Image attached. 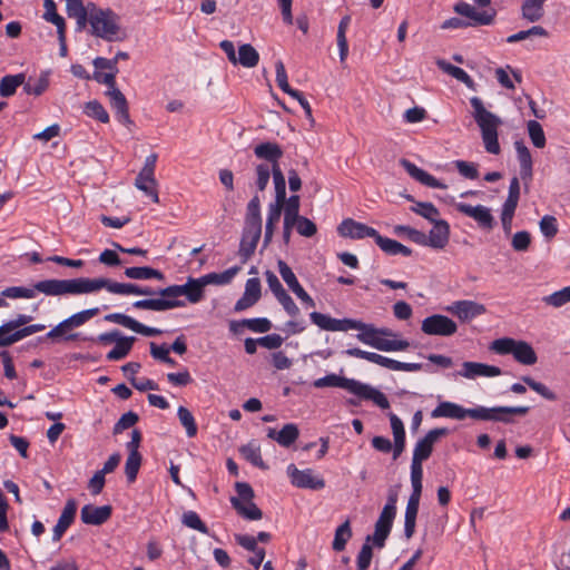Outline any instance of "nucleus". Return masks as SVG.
<instances>
[{"instance_id":"a878e982","label":"nucleus","mask_w":570,"mask_h":570,"mask_svg":"<svg viewBox=\"0 0 570 570\" xmlns=\"http://www.w3.org/2000/svg\"><path fill=\"white\" fill-rule=\"evenodd\" d=\"M66 2V12L69 18L76 20L77 30H83L88 24V19L91 12L90 7L96 6L94 2H88L83 4L82 0H65Z\"/></svg>"},{"instance_id":"774afa93","label":"nucleus","mask_w":570,"mask_h":570,"mask_svg":"<svg viewBox=\"0 0 570 570\" xmlns=\"http://www.w3.org/2000/svg\"><path fill=\"white\" fill-rule=\"evenodd\" d=\"M138 422V415L135 412H127L120 416L114 426V434H119L124 430L134 426Z\"/></svg>"},{"instance_id":"39448f33","label":"nucleus","mask_w":570,"mask_h":570,"mask_svg":"<svg viewBox=\"0 0 570 570\" xmlns=\"http://www.w3.org/2000/svg\"><path fill=\"white\" fill-rule=\"evenodd\" d=\"M90 9L88 23L92 36L109 42L124 41L127 38L126 30L120 26L119 16L111 9H102L97 4Z\"/></svg>"},{"instance_id":"4be33fe9","label":"nucleus","mask_w":570,"mask_h":570,"mask_svg":"<svg viewBox=\"0 0 570 570\" xmlns=\"http://www.w3.org/2000/svg\"><path fill=\"white\" fill-rule=\"evenodd\" d=\"M337 232L342 237L352 239H363L365 237L377 236V230L363 223L355 222L352 218L344 219L337 227Z\"/></svg>"},{"instance_id":"13d9d810","label":"nucleus","mask_w":570,"mask_h":570,"mask_svg":"<svg viewBox=\"0 0 570 570\" xmlns=\"http://www.w3.org/2000/svg\"><path fill=\"white\" fill-rule=\"evenodd\" d=\"M543 302L553 307H561L566 305L570 302V287H563L562 289L543 297Z\"/></svg>"},{"instance_id":"ddd939ff","label":"nucleus","mask_w":570,"mask_h":570,"mask_svg":"<svg viewBox=\"0 0 570 570\" xmlns=\"http://www.w3.org/2000/svg\"><path fill=\"white\" fill-rule=\"evenodd\" d=\"M345 354L352 357L368 361L392 371L417 372L423 367L421 363H404L374 352L363 351L358 347L348 348L345 351Z\"/></svg>"},{"instance_id":"0eeeda50","label":"nucleus","mask_w":570,"mask_h":570,"mask_svg":"<svg viewBox=\"0 0 570 570\" xmlns=\"http://www.w3.org/2000/svg\"><path fill=\"white\" fill-rule=\"evenodd\" d=\"M77 281L78 295L96 293L104 288L109 293L118 295L154 296L157 294V292L149 286H140L131 283H117L105 277H78Z\"/></svg>"},{"instance_id":"c85d7f7f","label":"nucleus","mask_w":570,"mask_h":570,"mask_svg":"<svg viewBox=\"0 0 570 570\" xmlns=\"http://www.w3.org/2000/svg\"><path fill=\"white\" fill-rule=\"evenodd\" d=\"M401 165L406 170V173L414 178L415 180L420 181L421 184L430 187V188H440V189H446L448 186L436 179L434 176L430 175L428 171L419 168L413 163L402 159Z\"/></svg>"},{"instance_id":"8fccbe9b","label":"nucleus","mask_w":570,"mask_h":570,"mask_svg":"<svg viewBox=\"0 0 570 570\" xmlns=\"http://www.w3.org/2000/svg\"><path fill=\"white\" fill-rule=\"evenodd\" d=\"M271 174L273 175V183H274V188H275L274 203L285 204V198H286L285 176L281 168H275V170H272Z\"/></svg>"},{"instance_id":"c9c22d12","label":"nucleus","mask_w":570,"mask_h":570,"mask_svg":"<svg viewBox=\"0 0 570 570\" xmlns=\"http://www.w3.org/2000/svg\"><path fill=\"white\" fill-rule=\"evenodd\" d=\"M547 0H523L521 6L522 18L529 22H538L544 16V3Z\"/></svg>"},{"instance_id":"680f3d73","label":"nucleus","mask_w":570,"mask_h":570,"mask_svg":"<svg viewBox=\"0 0 570 570\" xmlns=\"http://www.w3.org/2000/svg\"><path fill=\"white\" fill-rule=\"evenodd\" d=\"M522 381L530 387L532 389L534 392H537L538 394H540L542 397H544L546 400H549V401H556L557 400V395L554 392H552L549 387H547L544 384L540 383V382H537L534 381L532 377L530 376H524L522 377Z\"/></svg>"},{"instance_id":"603ef678","label":"nucleus","mask_w":570,"mask_h":570,"mask_svg":"<svg viewBox=\"0 0 570 570\" xmlns=\"http://www.w3.org/2000/svg\"><path fill=\"white\" fill-rule=\"evenodd\" d=\"M177 415L180 424L185 428L186 434L193 438L197 434V424L195 422L193 413L185 406H179Z\"/></svg>"},{"instance_id":"f8f14e48","label":"nucleus","mask_w":570,"mask_h":570,"mask_svg":"<svg viewBox=\"0 0 570 570\" xmlns=\"http://www.w3.org/2000/svg\"><path fill=\"white\" fill-rule=\"evenodd\" d=\"M99 313L98 307H92L88 309L80 311L78 313L72 314L68 318L61 321L55 327H52L46 335L47 338L51 341H75L79 338L78 333H69L71 330L77 328L86 324L92 317H95Z\"/></svg>"},{"instance_id":"bf43d9fd","label":"nucleus","mask_w":570,"mask_h":570,"mask_svg":"<svg viewBox=\"0 0 570 570\" xmlns=\"http://www.w3.org/2000/svg\"><path fill=\"white\" fill-rule=\"evenodd\" d=\"M299 196L293 195L288 199L285 198L284 219L295 222L299 215Z\"/></svg>"},{"instance_id":"6e6d98bb","label":"nucleus","mask_w":570,"mask_h":570,"mask_svg":"<svg viewBox=\"0 0 570 570\" xmlns=\"http://www.w3.org/2000/svg\"><path fill=\"white\" fill-rule=\"evenodd\" d=\"M170 304L160 302L159 297L157 298H146V299H139L132 303V307L136 309H148V311H156V312H164L168 311V306Z\"/></svg>"},{"instance_id":"1a4fd4ad","label":"nucleus","mask_w":570,"mask_h":570,"mask_svg":"<svg viewBox=\"0 0 570 570\" xmlns=\"http://www.w3.org/2000/svg\"><path fill=\"white\" fill-rule=\"evenodd\" d=\"M283 149L276 142L265 141L254 147V155L266 163L255 167V185L259 191L265 190L271 178V171L281 168L279 159L283 157Z\"/></svg>"},{"instance_id":"b1692460","label":"nucleus","mask_w":570,"mask_h":570,"mask_svg":"<svg viewBox=\"0 0 570 570\" xmlns=\"http://www.w3.org/2000/svg\"><path fill=\"white\" fill-rule=\"evenodd\" d=\"M450 240V225L446 220L441 219L433 224V228L425 234V242L422 246H429L434 249H443Z\"/></svg>"},{"instance_id":"a18cd8bd","label":"nucleus","mask_w":570,"mask_h":570,"mask_svg":"<svg viewBox=\"0 0 570 570\" xmlns=\"http://www.w3.org/2000/svg\"><path fill=\"white\" fill-rule=\"evenodd\" d=\"M352 538V529L350 520L343 522L336 530L334 540L332 543V548L334 551H343L347 541Z\"/></svg>"},{"instance_id":"2eb2a0df","label":"nucleus","mask_w":570,"mask_h":570,"mask_svg":"<svg viewBox=\"0 0 570 570\" xmlns=\"http://www.w3.org/2000/svg\"><path fill=\"white\" fill-rule=\"evenodd\" d=\"M286 473L296 488L321 490L325 487L323 478L316 475L312 469L299 470L295 464H289Z\"/></svg>"},{"instance_id":"c756f323","label":"nucleus","mask_w":570,"mask_h":570,"mask_svg":"<svg viewBox=\"0 0 570 570\" xmlns=\"http://www.w3.org/2000/svg\"><path fill=\"white\" fill-rule=\"evenodd\" d=\"M77 511V503L73 499L67 501L57 524L53 528L52 540L59 541L67 529L71 525L75 520Z\"/></svg>"},{"instance_id":"338daca9","label":"nucleus","mask_w":570,"mask_h":570,"mask_svg":"<svg viewBox=\"0 0 570 570\" xmlns=\"http://www.w3.org/2000/svg\"><path fill=\"white\" fill-rule=\"evenodd\" d=\"M539 226L541 233L548 238L554 237L558 233V224L554 216H543L539 223Z\"/></svg>"},{"instance_id":"09e8293b","label":"nucleus","mask_w":570,"mask_h":570,"mask_svg":"<svg viewBox=\"0 0 570 570\" xmlns=\"http://www.w3.org/2000/svg\"><path fill=\"white\" fill-rule=\"evenodd\" d=\"M176 288H177V285H171V286L161 288L157 292V295L159 296L160 302L170 304L168 306V309L185 306V302L179 299L180 293L174 292Z\"/></svg>"},{"instance_id":"69168bd1","label":"nucleus","mask_w":570,"mask_h":570,"mask_svg":"<svg viewBox=\"0 0 570 570\" xmlns=\"http://www.w3.org/2000/svg\"><path fill=\"white\" fill-rule=\"evenodd\" d=\"M372 557H373V551H372L371 542H367L365 540V542L362 546V548L358 552V556H357V560H356L357 570H367L371 564Z\"/></svg>"},{"instance_id":"9d476101","label":"nucleus","mask_w":570,"mask_h":570,"mask_svg":"<svg viewBox=\"0 0 570 570\" xmlns=\"http://www.w3.org/2000/svg\"><path fill=\"white\" fill-rule=\"evenodd\" d=\"M32 317L27 314H18L14 320H11L0 326V347L9 346L27 336L41 332L46 328L43 324L30 323Z\"/></svg>"},{"instance_id":"5fc2aeb1","label":"nucleus","mask_w":570,"mask_h":570,"mask_svg":"<svg viewBox=\"0 0 570 570\" xmlns=\"http://www.w3.org/2000/svg\"><path fill=\"white\" fill-rule=\"evenodd\" d=\"M527 127L532 144L537 148H543L546 146V136L541 125L537 120H530Z\"/></svg>"},{"instance_id":"72a5a7b5","label":"nucleus","mask_w":570,"mask_h":570,"mask_svg":"<svg viewBox=\"0 0 570 570\" xmlns=\"http://www.w3.org/2000/svg\"><path fill=\"white\" fill-rule=\"evenodd\" d=\"M107 95L110 98L111 108L116 111L119 121L124 124H130V117L128 111V104L125 95L118 89L108 90Z\"/></svg>"},{"instance_id":"f257e3e1","label":"nucleus","mask_w":570,"mask_h":570,"mask_svg":"<svg viewBox=\"0 0 570 570\" xmlns=\"http://www.w3.org/2000/svg\"><path fill=\"white\" fill-rule=\"evenodd\" d=\"M309 318L314 325L323 331L347 332L357 330L360 333L356 338L361 343L382 352L405 351L410 346L409 341L400 338L396 332L387 327H375L373 324L353 318L338 320L320 312H312Z\"/></svg>"},{"instance_id":"20e7f679","label":"nucleus","mask_w":570,"mask_h":570,"mask_svg":"<svg viewBox=\"0 0 570 570\" xmlns=\"http://www.w3.org/2000/svg\"><path fill=\"white\" fill-rule=\"evenodd\" d=\"M313 385L316 389L341 387L356 396H360L361 399L373 401L379 407L383 410L390 407L387 397L377 389L354 379L340 376L335 373L315 380Z\"/></svg>"},{"instance_id":"4d7b16f0","label":"nucleus","mask_w":570,"mask_h":570,"mask_svg":"<svg viewBox=\"0 0 570 570\" xmlns=\"http://www.w3.org/2000/svg\"><path fill=\"white\" fill-rule=\"evenodd\" d=\"M85 112L87 116L98 119L99 121L107 124L109 121V115L104 108V106L97 101L92 100L86 104Z\"/></svg>"},{"instance_id":"f3484780","label":"nucleus","mask_w":570,"mask_h":570,"mask_svg":"<svg viewBox=\"0 0 570 570\" xmlns=\"http://www.w3.org/2000/svg\"><path fill=\"white\" fill-rule=\"evenodd\" d=\"M277 266L281 277L286 283L288 288L296 295V297L306 306L315 307L314 299L299 284L292 268L284 261H278Z\"/></svg>"},{"instance_id":"cd10ccee","label":"nucleus","mask_w":570,"mask_h":570,"mask_svg":"<svg viewBox=\"0 0 570 570\" xmlns=\"http://www.w3.org/2000/svg\"><path fill=\"white\" fill-rule=\"evenodd\" d=\"M111 515V507H95L86 504L81 508L80 518L85 524L100 525L105 523Z\"/></svg>"},{"instance_id":"a211bd4d","label":"nucleus","mask_w":570,"mask_h":570,"mask_svg":"<svg viewBox=\"0 0 570 570\" xmlns=\"http://www.w3.org/2000/svg\"><path fill=\"white\" fill-rule=\"evenodd\" d=\"M449 430L445 428H436L426 433V435L419 440L413 450L412 460L423 462L430 458L434 444L442 436H445Z\"/></svg>"},{"instance_id":"7c9ffc66","label":"nucleus","mask_w":570,"mask_h":570,"mask_svg":"<svg viewBox=\"0 0 570 570\" xmlns=\"http://www.w3.org/2000/svg\"><path fill=\"white\" fill-rule=\"evenodd\" d=\"M422 492H414L407 501L404 517V534L407 539L412 538L415 531V521L419 511L420 498Z\"/></svg>"},{"instance_id":"393cba45","label":"nucleus","mask_w":570,"mask_h":570,"mask_svg":"<svg viewBox=\"0 0 570 570\" xmlns=\"http://www.w3.org/2000/svg\"><path fill=\"white\" fill-rule=\"evenodd\" d=\"M500 374V367L469 361L463 362L461 370L458 372V375L469 380H474L479 376L493 377L499 376Z\"/></svg>"},{"instance_id":"6e6552de","label":"nucleus","mask_w":570,"mask_h":570,"mask_svg":"<svg viewBox=\"0 0 570 570\" xmlns=\"http://www.w3.org/2000/svg\"><path fill=\"white\" fill-rule=\"evenodd\" d=\"M470 104L473 108V118L481 130L485 150L489 154L499 155L501 148L498 140V128L502 122L501 119L487 110L479 97H472Z\"/></svg>"},{"instance_id":"412c9836","label":"nucleus","mask_w":570,"mask_h":570,"mask_svg":"<svg viewBox=\"0 0 570 570\" xmlns=\"http://www.w3.org/2000/svg\"><path fill=\"white\" fill-rule=\"evenodd\" d=\"M105 321L121 325L145 336H157L163 333L161 330L146 326L136 321L135 318L122 313L108 314L105 316Z\"/></svg>"},{"instance_id":"9b49d317","label":"nucleus","mask_w":570,"mask_h":570,"mask_svg":"<svg viewBox=\"0 0 570 570\" xmlns=\"http://www.w3.org/2000/svg\"><path fill=\"white\" fill-rule=\"evenodd\" d=\"M491 350L500 355L512 354L514 360L522 365H533L538 361L534 348L525 341L511 337L498 338L492 342Z\"/></svg>"},{"instance_id":"7ed1b4c3","label":"nucleus","mask_w":570,"mask_h":570,"mask_svg":"<svg viewBox=\"0 0 570 570\" xmlns=\"http://www.w3.org/2000/svg\"><path fill=\"white\" fill-rule=\"evenodd\" d=\"M77 278L58 279L49 278L35 283L32 287L11 286L4 288L1 294L6 298H26L30 299L36 296V293H42L46 296H63V295H78Z\"/></svg>"},{"instance_id":"dca6fc26","label":"nucleus","mask_w":570,"mask_h":570,"mask_svg":"<svg viewBox=\"0 0 570 570\" xmlns=\"http://www.w3.org/2000/svg\"><path fill=\"white\" fill-rule=\"evenodd\" d=\"M444 311L458 317L462 323H468L485 314L487 308L483 304L475 301L462 299L451 303Z\"/></svg>"},{"instance_id":"2f4dec72","label":"nucleus","mask_w":570,"mask_h":570,"mask_svg":"<svg viewBox=\"0 0 570 570\" xmlns=\"http://www.w3.org/2000/svg\"><path fill=\"white\" fill-rule=\"evenodd\" d=\"M204 286L200 278L189 277L183 285H177L175 293H180V296H186L189 303L196 304L204 298Z\"/></svg>"},{"instance_id":"de8ad7c7","label":"nucleus","mask_w":570,"mask_h":570,"mask_svg":"<svg viewBox=\"0 0 570 570\" xmlns=\"http://www.w3.org/2000/svg\"><path fill=\"white\" fill-rule=\"evenodd\" d=\"M43 8V19L47 22L55 24L57 30H62L66 28L65 19L57 12V6L53 0H45Z\"/></svg>"},{"instance_id":"37998d69","label":"nucleus","mask_w":570,"mask_h":570,"mask_svg":"<svg viewBox=\"0 0 570 570\" xmlns=\"http://www.w3.org/2000/svg\"><path fill=\"white\" fill-rule=\"evenodd\" d=\"M436 66L445 73H448V75L452 76L453 78H455L456 80L465 83L468 87H472L473 81H472L471 77L462 68L453 66L443 59H438Z\"/></svg>"},{"instance_id":"473e14b6","label":"nucleus","mask_w":570,"mask_h":570,"mask_svg":"<svg viewBox=\"0 0 570 570\" xmlns=\"http://www.w3.org/2000/svg\"><path fill=\"white\" fill-rule=\"evenodd\" d=\"M299 431L296 424L288 423L283 426L281 431H276L275 429H268L267 436L274 441H276L279 445L288 448L291 446L298 438Z\"/></svg>"},{"instance_id":"f03ea898","label":"nucleus","mask_w":570,"mask_h":570,"mask_svg":"<svg viewBox=\"0 0 570 570\" xmlns=\"http://www.w3.org/2000/svg\"><path fill=\"white\" fill-rule=\"evenodd\" d=\"M529 406H476L474 409H464L456 403L444 401L431 412V416L434 419L448 417L454 420H463L466 416H470L474 420L509 424L513 423V415L523 416L529 412Z\"/></svg>"},{"instance_id":"58836bf2","label":"nucleus","mask_w":570,"mask_h":570,"mask_svg":"<svg viewBox=\"0 0 570 570\" xmlns=\"http://www.w3.org/2000/svg\"><path fill=\"white\" fill-rule=\"evenodd\" d=\"M134 336H122L115 342V347L107 353L106 357L108 361H119L125 358L129 352L131 351L132 344L135 342Z\"/></svg>"},{"instance_id":"bb28decb","label":"nucleus","mask_w":570,"mask_h":570,"mask_svg":"<svg viewBox=\"0 0 570 570\" xmlns=\"http://www.w3.org/2000/svg\"><path fill=\"white\" fill-rule=\"evenodd\" d=\"M261 298V282L258 278H249L245 285V292L243 296L236 302L234 309L235 312L245 311L255 305Z\"/></svg>"},{"instance_id":"6ab92c4d","label":"nucleus","mask_w":570,"mask_h":570,"mask_svg":"<svg viewBox=\"0 0 570 570\" xmlns=\"http://www.w3.org/2000/svg\"><path fill=\"white\" fill-rule=\"evenodd\" d=\"M455 208L463 215L473 218L481 228L492 229L495 220L490 208L483 205L472 206L465 203L455 204Z\"/></svg>"},{"instance_id":"79ce46f5","label":"nucleus","mask_w":570,"mask_h":570,"mask_svg":"<svg viewBox=\"0 0 570 570\" xmlns=\"http://www.w3.org/2000/svg\"><path fill=\"white\" fill-rule=\"evenodd\" d=\"M124 274L131 279H151L156 278L158 281L164 279V274L155 268L148 266L141 267H127Z\"/></svg>"},{"instance_id":"e2e57ef3","label":"nucleus","mask_w":570,"mask_h":570,"mask_svg":"<svg viewBox=\"0 0 570 570\" xmlns=\"http://www.w3.org/2000/svg\"><path fill=\"white\" fill-rule=\"evenodd\" d=\"M294 227L296 228V232L304 237H312L317 232L316 225L309 218L304 216L297 217V220L294 222Z\"/></svg>"},{"instance_id":"e433bc0d","label":"nucleus","mask_w":570,"mask_h":570,"mask_svg":"<svg viewBox=\"0 0 570 570\" xmlns=\"http://www.w3.org/2000/svg\"><path fill=\"white\" fill-rule=\"evenodd\" d=\"M283 207H284V204L274 203V202L271 203L268 206L267 219H266V225H265V235H264L265 245H268L273 238L275 227L281 219Z\"/></svg>"},{"instance_id":"4468645a","label":"nucleus","mask_w":570,"mask_h":570,"mask_svg":"<svg viewBox=\"0 0 570 570\" xmlns=\"http://www.w3.org/2000/svg\"><path fill=\"white\" fill-rule=\"evenodd\" d=\"M421 331L426 335L452 336L458 331L456 323L442 314H433L421 323Z\"/></svg>"},{"instance_id":"052dcab7","label":"nucleus","mask_w":570,"mask_h":570,"mask_svg":"<svg viewBox=\"0 0 570 570\" xmlns=\"http://www.w3.org/2000/svg\"><path fill=\"white\" fill-rule=\"evenodd\" d=\"M394 232L397 235H405L410 240L421 246L425 242V233L410 226L397 225L395 226Z\"/></svg>"},{"instance_id":"ea45409f","label":"nucleus","mask_w":570,"mask_h":570,"mask_svg":"<svg viewBox=\"0 0 570 570\" xmlns=\"http://www.w3.org/2000/svg\"><path fill=\"white\" fill-rule=\"evenodd\" d=\"M259 61V53L249 43H244L238 48V55L236 56V65L239 63L245 68H254Z\"/></svg>"},{"instance_id":"864d4df0","label":"nucleus","mask_w":570,"mask_h":570,"mask_svg":"<svg viewBox=\"0 0 570 570\" xmlns=\"http://www.w3.org/2000/svg\"><path fill=\"white\" fill-rule=\"evenodd\" d=\"M181 523L187 528L208 534V528L195 511L190 510L184 512L181 515Z\"/></svg>"},{"instance_id":"4c0bfd02","label":"nucleus","mask_w":570,"mask_h":570,"mask_svg":"<svg viewBox=\"0 0 570 570\" xmlns=\"http://www.w3.org/2000/svg\"><path fill=\"white\" fill-rule=\"evenodd\" d=\"M26 83V75H7L0 79V96L8 98L16 94L17 88Z\"/></svg>"},{"instance_id":"a19ab883","label":"nucleus","mask_w":570,"mask_h":570,"mask_svg":"<svg viewBox=\"0 0 570 570\" xmlns=\"http://www.w3.org/2000/svg\"><path fill=\"white\" fill-rule=\"evenodd\" d=\"M230 503L233 508L245 519L259 520L263 517L261 509L253 502H240L237 498H232Z\"/></svg>"},{"instance_id":"c03bdc74","label":"nucleus","mask_w":570,"mask_h":570,"mask_svg":"<svg viewBox=\"0 0 570 570\" xmlns=\"http://www.w3.org/2000/svg\"><path fill=\"white\" fill-rule=\"evenodd\" d=\"M411 210L423 218L428 219L430 223L434 224L435 222L441 220L439 209L432 204L428 202H416Z\"/></svg>"},{"instance_id":"49530a36","label":"nucleus","mask_w":570,"mask_h":570,"mask_svg":"<svg viewBox=\"0 0 570 570\" xmlns=\"http://www.w3.org/2000/svg\"><path fill=\"white\" fill-rule=\"evenodd\" d=\"M242 455L253 465L263 470L267 469L261 455V448L255 443H248L239 449Z\"/></svg>"},{"instance_id":"423d86ee","label":"nucleus","mask_w":570,"mask_h":570,"mask_svg":"<svg viewBox=\"0 0 570 570\" xmlns=\"http://www.w3.org/2000/svg\"><path fill=\"white\" fill-rule=\"evenodd\" d=\"M261 235V199L258 195H255L247 204L245 226L238 249V255L243 264H245L255 253Z\"/></svg>"},{"instance_id":"aec40b11","label":"nucleus","mask_w":570,"mask_h":570,"mask_svg":"<svg viewBox=\"0 0 570 570\" xmlns=\"http://www.w3.org/2000/svg\"><path fill=\"white\" fill-rule=\"evenodd\" d=\"M394 518L395 515L391 514L389 510H382L375 522L374 533L372 535H367L366 541L372 542L376 548L382 549L390 535Z\"/></svg>"},{"instance_id":"3c124183","label":"nucleus","mask_w":570,"mask_h":570,"mask_svg":"<svg viewBox=\"0 0 570 570\" xmlns=\"http://www.w3.org/2000/svg\"><path fill=\"white\" fill-rule=\"evenodd\" d=\"M49 75L50 72L46 70L40 73L35 85H32L30 81L26 82L23 86L24 92L27 95L33 96L42 95L49 87Z\"/></svg>"},{"instance_id":"5701e85b","label":"nucleus","mask_w":570,"mask_h":570,"mask_svg":"<svg viewBox=\"0 0 570 570\" xmlns=\"http://www.w3.org/2000/svg\"><path fill=\"white\" fill-rule=\"evenodd\" d=\"M454 11L460 16L466 17L470 26H489L493 22L494 11H478L473 6L466 2H459L454 6Z\"/></svg>"},{"instance_id":"f704fd0d","label":"nucleus","mask_w":570,"mask_h":570,"mask_svg":"<svg viewBox=\"0 0 570 570\" xmlns=\"http://www.w3.org/2000/svg\"><path fill=\"white\" fill-rule=\"evenodd\" d=\"M514 148L520 163V177L524 181H530L532 178V157L530 150L521 140L514 142Z\"/></svg>"},{"instance_id":"0e129e2a","label":"nucleus","mask_w":570,"mask_h":570,"mask_svg":"<svg viewBox=\"0 0 570 570\" xmlns=\"http://www.w3.org/2000/svg\"><path fill=\"white\" fill-rule=\"evenodd\" d=\"M140 465L141 455L128 454L125 463V473L129 482L136 480Z\"/></svg>"}]
</instances>
